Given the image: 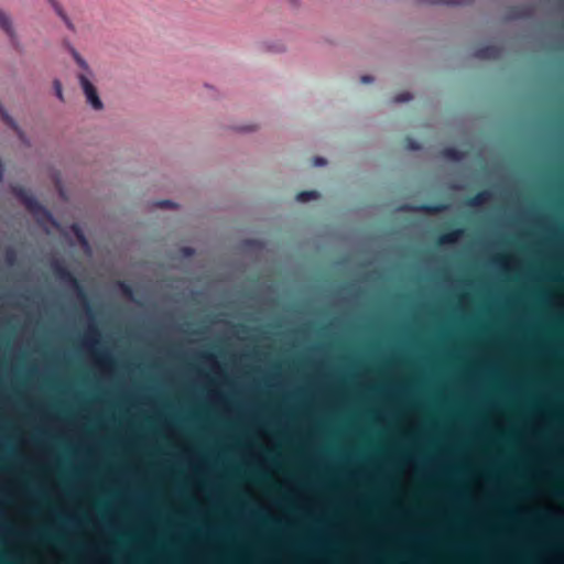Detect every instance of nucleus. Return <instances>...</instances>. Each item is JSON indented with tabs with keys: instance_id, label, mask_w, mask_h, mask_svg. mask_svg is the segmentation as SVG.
<instances>
[{
	"instance_id": "f3484780",
	"label": "nucleus",
	"mask_w": 564,
	"mask_h": 564,
	"mask_svg": "<svg viewBox=\"0 0 564 564\" xmlns=\"http://www.w3.org/2000/svg\"><path fill=\"white\" fill-rule=\"evenodd\" d=\"M408 148H410L412 150H419L421 147L416 141H414L412 139H408Z\"/></svg>"
},
{
	"instance_id": "412c9836",
	"label": "nucleus",
	"mask_w": 564,
	"mask_h": 564,
	"mask_svg": "<svg viewBox=\"0 0 564 564\" xmlns=\"http://www.w3.org/2000/svg\"><path fill=\"white\" fill-rule=\"evenodd\" d=\"M93 333H94V335H96V336H98V335H99V333H98V330H97V329H94V330H93Z\"/></svg>"
},
{
	"instance_id": "a211bd4d",
	"label": "nucleus",
	"mask_w": 564,
	"mask_h": 564,
	"mask_svg": "<svg viewBox=\"0 0 564 564\" xmlns=\"http://www.w3.org/2000/svg\"><path fill=\"white\" fill-rule=\"evenodd\" d=\"M326 164V160L321 158V156H316L314 159V165L316 166H322V165H325Z\"/></svg>"
},
{
	"instance_id": "39448f33",
	"label": "nucleus",
	"mask_w": 564,
	"mask_h": 564,
	"mask_svg": "<svg viewBox=\"0 0 564 564\" xmlns=\"http://www.w3.org/2000/svg\"><path fill=\"white\" fill-rule=\"evenodd\" d=\"M51 4L54 8V10L57 13V15L64 21V23L67 26V29L74 32L75 31V25L70 21V19L68 18V15L64 11V9L62 8V6L58 3V1L57 0H52Z\"/></svg>"
},
{
	"instance_id": "dca6fc26",
	"label": "nucleus",
	"mask_w": 564,
	"mask_h": 564,
	"mask_svg": "<svg viewBox=\"0 0 564 564\" xmlns=\"http://www.w3.org/2000/svg\"><path fill=\"white\" fill-rule=\"evenodd\" d=\"M412 99V95L410 93H402L395 96L394 101L395 102H404Z\"/></svg>"
},
{
	"instance_id": "ddd939ff",
	"label": "nucleus",
	"mask_w": 564,
	"mask_h": 564,
	"mask_svg": "<svg viewBox=\"0 0 564 564\" xmlns=\"http://www.w3.org/2000/svg\"><path fill=\"white\" fill-rule=\"evenodd\" d=\"M422 209L427 213H438L444 209L442 205H423Z\"/></svg>"
},
{
	"instance_id": "9b49d317",
	"label": "nucleus",
	"mask_w": 564,
	"mask_h": 564,
	"mask_svg": "<svg viewBox=\"0 0 564 564\" xmlns=\"http://www.w3.org/2000/svg\"><path fill=\"white\" fill-rule=\"evenodd\" d=\"M0 116L3 119V121L10 126L13 130L19 131V128L15 123V121L7 113L4 108L0 105Z\"/></svg>"
},
{
	"instance_id": "6e6552de",
	"label": "nucleus",
	"mask_w": 564,
	"mask_h": 564,
	"mask_svg": "<svg viewBox=\"0 0 564 564\" xmlns=\"http://www.w3.org/2000/svg\"><path fill=\"white\" fill-rule=\"evenodd\" d=\"M462 235H463L462 229H453V230H449V231L443 234L440 237L438 242L440 243H454L459 239V237Z\"/></svg>"
},
{
	"instance_id": "2eb2a0df",
	"label": "nucleus",
	"mask_w": 564,
	"mask_h": 564,
	"mask_svg": "<svg viewBox=\"0 0 564 564\" xmlns=\"http://www.w3.org/2000/svg\"><path fill=\"white\" fill-rule=\"evenodd\" d=\"M435 3H444L448 6H462L466 3V0H436Z\"/></svg>"
},
{
	"instance_id": "7ed1b4c3",
	"label": "nucleus",
	"mask_w": 564,
	"mask_h": 564,
	"mask_svg": "<svg viewBox=\"0 0 564 564\" xmlns=\"http://www.w3.org/2000/svg\"><path fill=\"white\" fill-rule=\"evenodd\" d=\"M53 272L55 274V276L61 281V282H64L66 284H70L77 289H79V283L77 281V279L74 276V274L65 267L63 265L62 263L59 262H56L54 265H53Z\"/></svg>"
},
{
	"instance_id": "f257e3e1",
	"label": "nucleus",
	"mask_w": 564,
	"mask_h": 564,
	"mask_svg": "<svg viewBox=\"0 0 564 564\" xmlns=\"http://www.w3.org/2000/svg\"><path fill=\"white\" fill-rule=\"evenodd\" d=\"M69 52L80 68V72L77 74V79L79 85L84 91L86 97V101L95 110H101L104 108V104L98 96L97 88L93 84L94 73L90 69L87 62L80 56V54L73 47L69 46Z\"/></svg>"
},
{
	"instance_id": "1a4fd4ad",
	"label": "nucleus",
	"mask_w": 564,
	"mask_h": 564,
	"mask_svg": "<svg viewBox=\"0 0 564 564\" xmlns=\"http://www.w3.org/2000/svg\"><path fill=\"white\" fill-rule=\"evenodd\" d=\"M489 198H490V193L488 191H482V192H479L478 194H476L474 197H471L468 200V205L474 206V207L480 206L484 203H486Z\"/></svg>"
},
{
	"instance_id": "0eeeda50",
	"label": "nucleus",
	"mask_w": 564,
	"mask_h": 564,
	"mask_svg": "<svg viewBox=\"0 0 564 564\" xmlns=\"http://www.w3.org/2000/svg\"><path fill=\"white\" fill-rule=\"evenodd\" d=\"M0 28L10 36L11 40L14 39L15 34H14L11 19L2 10H0Z\"/></svg>"
},
{
	"instance_id": "f03ea898",
	"label": "nucleus",
	"mask_w": 564,
	"mask_h": 564,
	"mask_svg": "<svg viewBox=\"0 0 564 564\" xmlns=\"http://www.w3.org/2000/svg\"><path fill=\"white\" fill-rule=\"evenodd\" d=\"M11 192L36 220L48 221L52 219L51 213L26 188L13 185Z\"/></svg>"
},
{
	"instance_id": "423d86ee",
	"label": "nucleus",
	"mask_w": 564,
	"mask_h": 564,
	"mask_svg": "<svg viewBox=\"0 0 564 564\" xmlns=\"http://www.w3.org/2000/svg\"><path fill=\"white\" fill-rule=\"evenodd\" d=\"M442 155H443V158H445L449 161L459 162V161L464 160L466 154L462 150H458L453 147H448L442 151Z\"/></svg>"
},
{
	"instance_id": "5701e85b",
	"label": "nucleus",
	"mask_w": 564,
	"mask_h": 564,
	"mask_svg": "<svg viewBox=\"0 0 564 564\" xmlns=\"http://www.w3.org/2000/svg\"><path fill=\"white\" fill-rule=\"evenodd\" d=\"M52 0H48V2L51 3Z\"/></svg>"
},
{
	"instance_id": "aec40b11",
	"label": "nucleus",
	"mask_w": 564,
	"mask_h": 564,
	"mask_svg": "<svg viewBox=\"0 0 564 564\" xmlns=\"http://www.w3.org/2000/svg\"><path fill=\"white\" fill-rule=\"evenodd\" d=\"M184 252H185V254H188V256H189V254H192V253H193V249H192V248H185V249H184Z\"/></svg>"
},
{
	"instance_id": "f8f14e48",
	"label": "nucleus",
	"mask_w": 564,
	"mask_h": 564,
	"mask_svg": "<svg viewBox=\"0 0 564 564\" xmlns=\"http://www.w3.org/2000/svg\"><path fill=\"white\" fill-rule=\"evenodd\" d=\"M53 86H54V89H55V94H56V97L63 101L64 100V96H63V90H62V84L58 79H55L53 82Z\"/></svg>"
},
{
	"instance_id": "4be33fe9",
	"label": "nucleus",
	"mask_w": 564,
	"mask_h": 564,
	"mask_svg": "<svg viewBox=\"0 0 564 564\" xmlns=\"http://www.w3.org/2000/svg\"><path fill=\"white\" fill-rule=\"evenodd\" d=\"M39 538H40L41 540H45V536H44V535H39Z\"/></svg>"
},
{
	"instance_id": "4468645a",
	"label": "nucleus",
	"mask_w": 564,
	"mask_h": 564,
	"mask_svg": "<svg viewBox=\"0 0 564 564\" xmlns=\"http://www.w3.org/2000/svg\"><path fill=\"white\" fill-rule=\"evenodd\" d=\"M155 206L160 207V208H174L176 206V204L173 203L172 200L164 199V200L156 202Z\"/></svg>"
},
{
	"instance_id": "20e7f679",
	"label": "nucleus",
	"mask_w": 564,
	"mask_h": 564,
	"mask_svg": "<svg viewBox=\"0 0 564 564\" xmlns=\"http://www.w3.org/2000/svg\"><path fill=\"white\" fill-rule=\"evenodd\" d=\"M474 55L479 59L497 61L502 56V48L497 45H486L477 48Z\"/></svg>"
},
{
	"instance_id": "6ab92c4d",
	"label": "nucleus",
	"mask_w": 564,
	"mask_h": 564,
	"mask_svg": "<svg viewBox=\"0 0 564 564\" xmlns=\"http://www.w3.org/2000/svg\"><path fill=\"white\" fill-rule=\"evenodd\" d=\"M372 80H373V78L369 75H365L361 77V83H364V84L371 83Z\"/></svg>"
},
{
	"instance_id": "9d476101",
	"label": "nucleus",
	"mask_w": 564,
	"mask_h": 564,
	"mask_svg": "<svg viewBox=\"0 0 564 564\" xmlns=\"http://www.w3.org/2000/svg\"><path fill=\"white\" fill-rule=\"evenodd\" d=\"M318 197V193L315 191H303L296 195V200L301 203L310 202Z\"/></svg>"
}]
</instances>
